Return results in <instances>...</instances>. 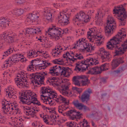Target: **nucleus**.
<instances>
[{"instance_id":"45","label":"nucleus","mask_w":127,"mask_h":127,"mask_svg":"<svg viewBox=\"0 0 127 127\" xmlns=\"http://www.w3.org/2000/svg\"><path fill=\"white\" fill-rule=\"evenodd\" d=\"M5 62H6V63L7 64H9V62H10L11 63H12V64H13L14 63H15V61L13 60V59H12V58L11 56L10 57L6 60L5 61Z\"/></svg>"},{"instance_id":"44","label":"nucleus","mask_w":127,"mask_h":127,"mask_svg":"<svg viewBox=\"0 0 127 127\" xmlns=\"http://www.w3.org/2000/svg\"><path fill=\"white\" fill-rule=\"evenodd\" d=\"M14 89L12 88L10 86L8 87L7 89L5 91L6 93V95H7V94L9 92L11 93H14L13 92Z\"/></svg>"},{"instance_id":"58","label":"nucleus","mask_w":127,"mask_h":127,"mask_svg":"<svg viewBox=\"0 0 127 127\" xmlns=\"http://www.w3.org/2000/svg\"><path fill=\"white\" fill-rule=\"evenodd\" d=\"M60 6V4L58 3H54L53 4L54 7L56 8H58Z\"/></svg>"},{"instance_id":"31","label":"nucleus","mask_w":127,"mask_h":127,"mask_svg":"<svg viewBox=\"0 0 127 127\" xmlns=\"http://www.w3.org/2000/svg\"><path fill=\"white\" fill-rule=\"evenodd\" d=\"M24 11V9L21 8L16 9L13 10V13L17 16H19L23 14Z\"/></svg>"},{"instance_id":"41","label":"nucleus","mask_w":127,"mask_h":127,"mask_svg":"<svg viewBox=\"0 0 127 127\" xmlns=\"http://www.w3.org/2000/svg\"><path fill=\"white\" fill-rule=\"evenodd\" d=\"M49 71L48 72V74H50L53 76H57V72H56V70L55 69H54L51 67L49 69Z\"/></svg>"},{"instance_id":"12","label":"nucleus","mask_w":127,"mask_h":127,"mask_svg":"<svg viewBox=\"0 0 127 127\" xmlns=\"http://www.w3.org/2000/svg\"><path fill=\"white\" fill-rule=\"evenodd\" d=\"M17 76L19 78H16L15 81L17 86L20 88H23L24 89L28 88V86L26 85L25 83L24 82H26L27 80L24 78L23 77L24 76L22 75L20 73H19Z\"/></svg>"},{"instance_id":"61","label":"nucleus","mask_w":127,"mask_h":127,"mask_svg":"<svg viewBox=\"0 0 127 127\" xmlns=\"http://www.w3.org/2000/svg\"><path fill=\"white\" fill-rule=\"evenodd\" d=\"M73 83L75 85H78L79 86H80V83L79 81L78 80H76V81L73 82Z\"/></svg>"},{"instance_id":"16","label":"nucleus","mask_w":127,"mask_h":127,"mask_svg":"<svg viewBox=\"0 0 127 127\" xmlns=\"http://www.w3.org/2000/svg\"><path fill=\"white\" fill-rule=\"evenodd\" d=\"M100 54V56L103 60V62L110 61L112 58L111 55L109 52L105 51L103 48H100L99 51Z\"/></svg>"},{"instance_id":"32","label":"nucleus","mask_w":127,"mask_h":127,"mask_svg":"<svg viewBox=\"0 0 127 127\" xmlns=\"http://www.w3.org/2000/svg\"><path fill=\"white\" fill-rule=\"evenodd\" d=\"M85 63V61H84V62H78L77 63H76V66L75 67L74 70L75 71H77V70H78V71H81V68H80L78 67V66H82L83 64H84Z\"/></svg>"},{"instance_id":"60","label":"nucleus","mask_w":127,"mask_h":127,"mask_svg":"<svg viewBox=\"0 0 127 127\" xmlns=\"http://www.w3.org/2000/svg\"><path fill=\"white\" fill-rule=\"evenodd\" d=\"M34 62H37V63L38 62V63H39L40 62H42V60H41L39 58H36L35 59L33 60Z\"/></svg>"},{"instance_id":"21","label":"nucleus","mask_w":127,"mask_h":127,"mask_svg":"<svg viewBox=\"0 0 127 127\" xmlns=\"http://www.w3.org/2000/svg\"><path fill=\"white\" fill-rule=\"evenodd\" d=\"M72 103L74 106L80 110H83L85 111H90V109L88 107L82 103H79L78 100L73 101Z\"/></svg>"},{"instance_id":"29","label":"nucleus","mask_w":127,"mask_h":127,"mask_svg":"<svg viewBox=\"0 0 127 127\" xmlns=\"http://www.w3.org/2000/svg\"><path fill=\"white\" fill-rule=\"evenodd\" d=\"M85 46L86 47L83 46L84 49H83V50H86L88 52H91L94 50V47L92 46L91 43H89L87 44V43H86Z\"/></svg>"},{"instance_id":"4","label":"nucleus","mask_w":127,"mask_h":127,"mask_svg":"<svg viewBox=\"0 0 127 127\" xmlns=\"http://www.w3.org/2000/svg\"><path fill=\"white\" fill-rule=\"evenodd\" d=\"M68 31L67 28L62 30L55 25H52L48 29L47 32H48V34L51 39H55L57 40L59 39V36L61 37L62 34L67 33Z\"/></svg>"},{"instance_id":"50","label":"nucleus","mask_w":127,"mask_h":127,"mask_svg":"<svg viewBox=\"0 0 127 127\" xmlns=\"http://www.w3.org/2000/svg\"><path fill=\"white\" fill-rule=\"evenodd\" d=\"M22 75L24 76L23 78L24 79H26V78H28L27 74L28 73L26 72V71H22L20 72Z\"/></svg>"},{"instance_id":"3","label":"nucleus","mask_w":127,"mask_h":127,"mask_svg":"<svg viewBox=\"0 0 127 127\" xmlns=\"http://www.w3.org/2000/svg\"><path fill=\"white\" fill-rule=\"evenodd\" d=\"M18 37L16 33L9 30L7 31L5 34L0 35V39L1 40L0 42V49L3 47L4 43L9 44L17 40Z\"/></svg>"},{"instance_id":"37","label":"nucleus","mask_w":127,"mask_h":127,"mask_svg":"<svg viewBox=\"0 0 127 127\" xmlns=\"http://www.w3.org/2000/svg\"><path fill=\"white\" fill-rule=\"evenodd\" d=\"M94 2L93 0H88L86 3L85 7L89 8L92 7V5L94 4Z\"/></svg>"},{"instance_id":"2","label":"nucleus","mask_w":127,"mask_h":127,"mask_svg":"<svg viewBox=\"0 0 127 127\" xmlns=\"http://www.w3.org/2000/svg\"><path fill=\"white\" fill-rule=\"evenodd\" d=\"M35 95V94L33 93L30 90L26 91L22 93L20 97V101L23 104L31 105H32V104L38 106L41 105L40 102L35 98L34 96Z\"/></svg>"},{"instance_id":"51","label":"nucleus","mask_w":127,"mask_h":127,"mask_svg":"<svg viewBox=\"0 0 127 127\" xmlns=\"http://www.w3.org/2000/svg\"><path fill=\"white\" fill-rule=\"evenodd\" d=\"M45 116H44V115H43L42 117V118L43 119L44 122L46 124L49 125L50 123L49 122H48V120L47 119V118L46 117H44Z\"/></svg>"},{"instance_id":"47","label":"nucleus","mask_w":127,"mask_h":127,"mask_svg":"<svg viewBox=\"0 0 127 127\" xmlns=\"http://www.w3.org/2000/svg\"><path fill=\"white\" fill-rule=\"evenodd\" d=\"M72 89L73 90L79 93H80L82 91V90L81 88H78L75 87H73Z\"/></svg>"},{"instance_id":"46","label":"nucleus","mask_w":127,"mask_h":127,"mask_svg":"<svg viewBox=\"0 0 127 127\" xmlns=\"http://www.w3.org/2000/svg\"><path fill=\"white\" fill-rule=\"evenodd\" d=\"M34 66V64H30L27 67V70L31 72L34 71L33 69Z\"/></svg>"},{"instance_id":"27","label":"nucleus","mask_w":127,"mask_h":127,"mask_svg":"<svg viewBox=\"0 0 127 127\" xmlns=\"http://www.w3.org/2000/svg\"><path fill=\"white\" fill-rule=\"evenodd\" d=\"M51 11L50 10L47 9L44 11V18L47 20L48 21L50 22L52 21L51 18H52V14Z\"/></svg>"},{"instance_id":"38","label":"nucleus","mask_w":127,"mask_h":127,"mask_svg":"<svg viewBox=\"0 0 127 127\" xmlns=\"http://www.w3.org/2000/svg\"><path fill=\"white\" fill-rule=\"evenodd\" d=\"M103 16V14L102 13L101 11H99L97 12V13L96 14L95 17L96 19H98L100 18L101 19V18H102Z\"/></svg>"},{"instance_id":"34","label":"nucleus","mask_w":127,"mask_h":127,"mask_svg":"<svg viewBox=\"0 0 127 127\" xmlns=\"http://www.w3.org/2000/svg\"><path fill=\"white\" fill-rule=\"evenodd\" d=\"M62 87L63 88L61 89L63 92V95L67 96L68 95V92L66 90H68V86H66L65 85H62Z\"/></svg>"},{"instance_id":"26","label":"nucleus","mask_w":127,"mask_h":127,"mask_svg":"<svg viewBox=\"0 0 127 127\" xmlns=\"http://www.w3.org/2000/svg\"><path fill=\"white\" fill-rule=\"evenodd\" d=\"M78 78L79 79H83L81 81L82 85L83 86H86L89 84L90 83V80L88 79V78L85 75H81L78 76Z\"/></svg>"},{"instance_id":"10","label":"nucleus","mask_w":127,"mask_h":127,"mask_svg":"<svg viewBox=\"0 0 127 127\" xmlns=\"http://www.w3.org/2000/svg\"><path fill=\"white\" fill-rule=\"evenodd\" d=\"M90 31L87 32L88 38L90 40V41L91 42H93L95 40V41H98V42L96 43H97V45L98 46L100 45L102 43V41H100L101 39L103 38L101 36L97 35L94 34V31H95V30L93 28H91L89 29Z\"/></svg>"},{"instance_id":"48","label":"nucleus","mask_w":127,"mask_h":127,"mask_svg":"<svg viewBox=\"0 0 127 127\" xmlns=\"http://www.w3.org/2000/svg\"><path fill=\"white\" fill-rule=\"evenodd\" d=\"M107 65V63H105L104 64H102L101 65L100 67H98V68L99 70L100 69V71H102V70H105V67L106 66V65Z\"/></svg>"},{"instance_id":"6","label":"nucleus","mask_w":127,"mask_h":127,"mask_svg":"<svg viewBox=\"0 0 127 127\" xmlns=\"http://www.w3.org/2000/svg\"><path fill=\"white\" fill-rule=\"evenodd\" d=\"M93 10H88L87 11L86 14L83 11H81L75 16L73 19V22L74 24L78 25V21H83L87 22L90 20V16H92L94 12Z\"/></svg>"},{"instance_id":"53","label":"nucleus","mask_w":127,"mask_h":127,"mask_svg":"<svg viewBox=\"0 0 127 127\" xmlns=\"http://www.w3.org/2000/svg\"><path fill=\"white\" fill-rule=\"evenodd\" d=\"M49 98H44V99L42 98H41V99L43 101V102L45 103L46 104H48V102H49Z\"/></svg>"},{"instance_id":"40","label":"nucleus","mask_w":127,"mask_h":127,"mask_svg":"<svg viewBox=\"0 0 127 127\" xmlns=\"http://www.w3.org/2000/svg\"><path fill=\"white\" fill-rule=\"evenodd\" d=\"M21 56V54H17L13 55L11 57L13 60L15 61V62L17 63L19 61L17 60V59L18 58H20Z\"/></svg>"},{"instance_id":"8","label":"nucleus","mask_w":127,"mask_h":127,"mask_svg":"<svg viewBox=\"0 0 127 127\" xmlns=\"http://www.w3.org/2000/svg\"><path fill=\"white\" fill-rule=\"evenodd\" d=\"M116 27L115 21L113 17H108L107 22V25L105 27V31L108 36L111 35L113 32V30Z\"/></svg>"},{"instance_id":"36","label":"nucleus","mask_w":127,"mask_h":127,"mask_svg":"<svg viewBox=\"0 0 127 127\" xmlns=\"http://www.w3.org/2000/svg\"><path fill=\"white\" fill-rule=\"evenodd\" d=\"M86 39L83 38H82L81 39H80L78 41L76 42V45H77V46H79L80 45L84 43L85 45V43H87L86 42Z\"/></svg>"},{"instance_id":"17","label":"nucleus","mask_w":127,"mask_h":127,"mask_svg":"<svg viewBox=\"0 0 127 127\" xmlns=\"http://www.w3.org/2000/svg\"><path fill=\"white\" fill-rule=\"evenodd\" d=\"M124 59L123 57H115L112 62L111 65L112 66V69H115L120 64L124 63V61L123 60Z\"/></svg>"},{"instance_id":"14","label":"nucleus","mask_w":127,"mask_h":127,"mask_svg":"<svg viewBox=\"0 0 127 127\" xmlns=\"http://www.w3.org/2000/svg\"><path fill=\"white\" fill-rule=\"evenodd\" d=\"M11 103L6 99L2 100L1 102L2 112L3 114L8 116Z\"/></svg>"},{"instance_id":"49","label":"nucleus","mask_w":127,"mask_h":127,"mask_svg":"<svg viewBox=\"0 0 127 127\" xmlns=\"http://www.w3.org/2000/svg\"><path fill=\"white\" fill-rule=\"evenodd\" d=\"M77 124V126L74 124V123L73 122H71L67 124L68 127H77V126H78Z\"/></svg>"},{"instance_id":"23","label":"nucleus","mask_w":127,"mask_h":127,"mask_svg":"<svg viewBox=\"0 0 127 127\" xmlns=\"http://www.w3.org/2000/svg\"><path fill=\"white\" fill-rule=\"evenodd\" d=\"M11 21L9 18L7 16L0 17V24L2 27H6L8 26L9 22Z\"/></svg>"},{"instance_id":"33","label":"nucleus","mask_w":127,"mask_h":127,"mask_svg":"<svg viewBox=\"0 0 127 127\" xmlns=\"http://www.w3.org/2000/svg\"><path fill=\"white\" fill-rule=\"evenodd\" d=\"M34 66L33 69L34 71H38L39 69H44V68L43 67L42 63H39L37 64H34Z\"/></svg>"},{"instance_id":"62","label":"nucleus","mask_w":127,"mask_h":127,"mask_svg":"<svg viewBox=\"0 0 127 127\" xmlns=\"http://www.w3.org/2000/svg\"><path fill=\"white\" fill-rule=\"evenodd\" d=\"M72 57L73 58H68V59H69L70 60V61H73V62L77 60V58H74V56L72 57Z\"/></svg>"},{"instance_id":"22","label":"nucleus","mask_w":127,"mask_h":127,"mask_svg":"<svg viewBox=\"0 0 127 127\" xmlns=\"http://www.w3.org/2000/svg\"><path fill=\"white\" fill-rule=\"evenodd\" d=\"M11 106L10 108L9 113L8 116H11L12 115H13L15 113L16 111L14 112L15 110L17 111L16 114H19L20 112H19V109L18 108V105L15 102L11 103Z\"/></svg>"},{"instance_id":"20","label":"nucleus","mask_w":127,"mask_h":127,"mask_svg":"<svg viewBox=\"0 0 127 127\" xmlns=\"http://www.w3.org/2000/svg\"><path fill=\"white\" fill-rule=\"evenodd\" d=\"M56 70V72L57 73V76L59 75L60 73L61 74V75H65L66 73V72H69V69L71 70L68 67H62L59 66L58 67L55 69Z\"/></svg>"},{"instance_id":"9","label":"nucleus","mask_w":127,"mask_h":127,"mask_svg":"<svg viewBox=\"0 0 127 127\" xmlns=\"http://www.w3.org/2000/svg\"><path fill=\"white\" fill-rule=\"evenodd\" d=\"M41 93L42 95H41V97L44 98L47 97L50 99H54V98H57V94L49 87H41Z\"/></svg>"},{"instance_id":"59","label":"nucleus","mask_w":127,"mask_h":127,"mask_svg":"<svg viewBox=\"0 0 127 127\" xmlns=\"http://www.w3.org/2000/svg\"><path fill=\"white\" fill-rule=\"evenodd\" d=\"M60 99L61 100H62L63 101V102H64V101H65V99L64 97H63L61 95H60Z\"/></svg>"},{"instance_id":"64","label":"nucleus","mask_w":127,"mask_h":127,"mask_svg":"<svg viewBox=\"0 0 127 127\" xmlns=\"http://www.w3.org/2000/svg\"><path fill=\"white\" fill-rule=\"evenodd\" d=\"M101 81L104 83H105L106 82V79L104 77L102 78L101 79Z\"/></svg>"},{"instance_id":"13","label":"nucleus","mask_w":127,"mask_h":127,"mask_svg":"<svg viewBox=\"0 0 127 127\" xmlns=\"http://www.w3.org/2000/svg\"><path fill=\"white\" fill-rule=\"evenodd\" d=\"M39 15L37 12H33L32 13L29 14L27 16V18L26 23L29 25L33 22L37 21L39 17Z\"/></svg>"},{"instance_id":"1","label":"nucleus","mask_w":127,"mask_h":127,"mask_svg":"<svg viewBox=\"0 0 127 127\" xmlns=\"http://www.w3.org/2000/svg\"><path fill=\"white\" fill-rule=\"evenodd\" d=\"M126 34L122 32H119L117 34L110 39L107 45V48L109 49H114V56L121 55L124 54L127 50V39L125 41L121 46L120 42L125 37Z\"/></svg>"},{"instance_id":"15","label":"nucleus","mask_w":127,"mask_h":127,"mask_svg":"<svg viewBox=\"0 0 127 127\" xmlns=\"http://www.w3.org/2000/svg\"><path fill=\"white\" fill-rule=\"evenodd\" d=\"M71 13H68V15L64 14L62 13H60V16H58V23H59L61 26H65L68 25L69 22L68 18L69 17V16L71 14Z\"/></svg>"},{"instance_id":"24","label":"nucleus","mask_w":127,"mask_h":127,"mask_svg":"<svg viewBox=\"0 0 127 127\" xmlns=\"http://www.w3.org/2000/svg\"><path fill=\"white\" fill-rule=\"evenodd\" d=\"M29 109L28 110L26 111V115L29 116H30L32 117H34V116H36V113L38 112L39 110H35L34 108H32V110H31V107H29Z\"/></svg>"},{"instance_id":"19","label":"nucleus","mask_w":127,"mask_h":127,"mask_svg":"<svg viewBox=\"0 0 127 127\" xmlns=\"http://www.w3.org/2000/svg\"><path fill=\"white\" fill-rule=\"evenodd\" d=\"M92 92L90 88L85 91L81 96V101L82 102L86 101V103H87L90 99V95Z\"/></svg>"},{"instance_id":"63","label":"nucleus","mask_w":127,"mask_h":127,"mask_svg":"<svg viewBox=\"0 0 127 127\" xmlns=\"http://www.w3.org/2000/svg\"><path fill=\"white\" fill-rule=\"evenodd\" d=\"M120 70H114L113 71V73H114L115 74L116 73L118 74L120 72Z\"/></svg>"},{"instance_id":"55","label":"nucleus","mask_w":127,"mask_h":127,"mask_svg":"<svg viewBox=\"0 0 127 127\" xmlns=\"http://www.w3.org/2000/svg\"><path fill=\"white\" fill-rule=\"evenodd\" d=\"M58 51H57V50L55 48L54 49H53L52 50V52H53L52 55L54 57L56 56L57 55V53Z\"/></svg>"},{"instance_id":"52","label":"nucleus","mask_w":127,"mask_h":127,"mask_svg":"<svg viewBox=\"0 0 127 127\" xmlns=\"http://www.w3.org/2000/svg\"><path fill=\"white\" fill-rule=\"evenodd\" d=\"M85 123H82V122H81L80 124L79 125H77L78 126H77V127H79L81 126V125H82V127H89V125H87L86 126H85Z\"/></svg>"},{"instance_id":"25","label":"nucleus","mask_w":127,"mask_h":127,"mask_svg":"<svg viewBox=\"0 0 127 127\" xmlns=\"http://www.w3.org/2000/svg\"><path fill=\"white\" fill-rule=\"evenodd\" d=\"M101 72V71L99 70L98 66H96L92 68L90 70L86 73V74L96 75L100 73Z\"/></svg>"},{"instance_id":"43","label":"nucleus","mask_w":127,"mask_h":127,"mask_svg":"<svg viewBox=\"0 0 127 127\" xmlns=\"http://www.w3.org/2000/svg\"><path fill=\"white\" fill-rule=\"evenodd\" d=\"M8 96H9V97L12 98L14 99H15L17 98L16 94L15 93L9 92L8 93Z\"/></svg>"},{"instance_id":"18","label":"nucleus","mask_w":127,"mask_h":127,"mask_svg":"<svg viewBox=\"0 0 127 127\" xmlns=\"http://www.w3.org/2000/svg\"><path fill=\"white\" fill-rule=\"evenodd\" d=\"M42 29L40 27H36L35 28H28L26 29V33L34 34H41Z\"/></svg>"},{"instance_id":"30","label":"nucleus","mask_w":127,"mask_h":127,"mask_svg":"<svg viewBox=\"0 0 127 127\" xmlns=\"http://www.w3.org/2000/svg\"><path fill=\"white\" fill-rule=\"evenodd\" d=\"M13 125L14 127H22L23 126V122L20 119L16 118L13 121Z\"/></svg>"},{"instance_id":"7","label":"nucleus","mask_w":127,"mask_h":127,"mask_svg":"<svg viewBox=\"0 0 127 127\" xmlns=\"http://www.w3.org/2000/svg\"><path fill=\"white\" fill-rule=\"evenodd\" d=\"M48 75V73L43 71L34 72L30 74V78L32 79V82L33 84L38 85L42 84L45 80V78Z\"/></svg>"},{"instance_id":"28","label":"nucleus","mask_w":127,"mask_h":127,"mask_svg":"<svg viewBox=\"0 0 127 127\" xmlns=\"http://www.w3.org/2000/svg\"><path fill=\"white\" fill-rule=\"evenodd\" d=\"M14 52H15L16 51L14 49L13 47L10 46L8 49L4 52L3 54L2 55L3 57L2 58V59H4V57L8 56L10 54Z\"/></svg>"},{"instance_id":"56","label":"nucleus","mask_w":127,"mask_h":127,"mask_svg":"<svg viewBox=\"0 0 127 127\" xmlns=\"http://www.w3.org/2000/svg\"><path fill=\"white\" fill-rule=\"evenodd\" d=\"M50 79H48L47 81V83H48V82L49 83H51V82H53L54 81H52V80H54L56 79V78L55 77H53L51 78H49Z\"/></svg>"},{"instance_id":"42","label":"nucleus","mask_w":127,"mask_h":127,"mask_svg":"<svg viewBox=\"0 0 127 127\" xmlns=\"http://www.w3.org/2000/svg\"><path fill=\"white\" fill-rule=\"evenodd\" d=\"M42 65H43V67H44V68L47 66L51 65L52 64L51 63L47 62L45 60H42Z\"/></svg>"},{"instance_id":"39","label":"nucleus","mask_w":127,"mask_h":127,"mask_svg":"<svg viewBox=\"0 0 127 127\" xmlns=\"http://www.w3.org/2000/svg\"><path fill=\"white\" fill-rule=\"evenodd\" d=\"M91 61L90 63V66L95 65L99 63L98 61L95 58H92Z\"/></svg>"},{"instance_id":"35","label":"nucleus","mask_w":127,"mask_h":127,"mask_svg":"<svg viewBox=\"0 0 127 127\" xmlns=\"http://www.w3.org/2000/svg\"><path fill=\"white\" fill-rule=\"evenodd\" d=\"M92 58H89L87 59L86 60L84 59L83 61L82 60L81 62H84V61H85V63L84 64H83V65H85L86 66V68H88V67H89L90 65V63L91 61Z\"/></svg>"},{"instance_id":"57","label":"nucleus","mask_w":127,"mask_h":127,"mask_svg":"<svg viewBox=\"0 0 127 127\" xmlns=\"http://www.w3.org/2000/svg\"><path fill=\"white\" fill-rule=\"evenodd\" d=\"M55 48L57 50V51H60L61 50H63V48H62L61 46L60 45L56 47Z\"/></svg>"},{"instance_id":"5","label":"nucleus","mask_w":127,"mask_h":127,"mask_svg":"<svg viewBox=\"0 0 127 127\" xmlns=\"http://www.w3.org/2000/svg\"><path fill=\"white\" fill-rule=\"evenodd\" d=\"M126 4L125 3L114 7L113 12L114 14L117 15V18L120 22L119 25L124 26L125 25L127 14L124 8V6Z\"/></svg>"},{"instance_id":"11","label":"nucleus","mask_w":127,"mask_h":127,"mask_svg":"<svg viewBox=\"0 0 127 127\" xmlns=\"http://www.w3.org/2000/svg\"><path fill=\"white\" fill-rule=\"evenodd\" d=\"M64 116H69V118L72 120L78 119H80L82 114L80 113L79 111H77L75 109L70 110L66 112L65 113H62Z\"/></svg>"},{"instance_id":"54","label":"nucleus","mask_w":127,"mask_h":127,"mask_svg":"<svg viewBox=\"0 0 127 127\" xmlns=\"http://www.w3.org/2000/svg\"><path fill=\"white\" fill-rule=\"evenodd\" d=\"M16 2L18 4H21L25 2V0H16Z\"/></svg>"}]
</instances>
